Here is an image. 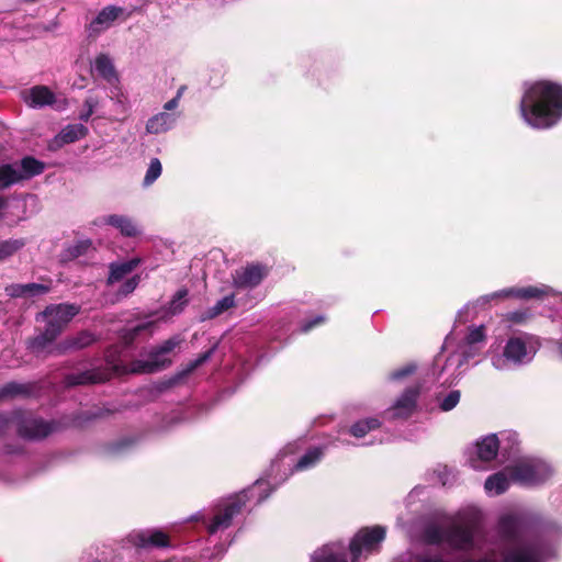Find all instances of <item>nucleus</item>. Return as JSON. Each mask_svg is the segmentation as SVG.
Listing matches in <instances>:
<instances>
[{
  "mask_svg": "<svg viewBox=\"0 0 562 562\" xmlns=\"http://www.w3.org/2000/svg\"><path fill=\"white\" fill-rule=\"evenodd\" d=\"M524 122L536 130H548L562 120V85L551 80L526 82L519 102Z\"/></svg>",
  "mask_w": 562,
  "mask_h": 562,
  "instance_id": "f257e3e1",
  "label": "nucleus"
},
{
  "mask_svg": "<svg viewBox=\"0 0 562 562\" xmlns=\"http://www.w3.org/2000/svg\"><path fill=\"white\" fill-rule=\"evenodd\" d=\"M270 493V483L267 480L259 479L249 490L221 502L207 517H204L203 525L207 532V541L214 544L216 557L222 555L227 546L231 544L233 538L229 528L235 516L240 514L246 501L256 498V503L259 504Z\"/></svg>",
  "mask_w": 562,
  "mask_h": 562,
  "instance_id": "f03ea898",
  "label": "nucleus"
},
{
  "mask_svg": "<svg viewBox=\"0 0 562 562\" xmlns=\"http://www.w3.org/2000/svg\"><path fill=\"white\" fill-rule=\"evenodd\" d=\"M456 331L449 334L443 342L442 351L435 358L432 375L442 379L443 383L452 384L467 370L465 364L480 356L486 338L485 327L471 326L458 345Z\"/></svg>",
  "mask_w": 562,
  "mask_h": 562,
  "instance_id": "7ed1b4c3",
  "label": "nucleus"
},
{
  "mask_svg": "<svg viewBox=\"0 0 562 562\" xmlns=\"http://www.w3.org/2000/svg\"><path fill=\"white\" fill-rule=\"evenodd\" d=\"M528 524L529 518L520 513L509 512L501 515L497 524L498 533L512 544L505 547L499 554L495 550H490L484 555L494 553L499 562H544L538 546L519 541Z\"/></svg>",
  "mask_w": 562,
  "mask_h": 562,
  "instance_id": "20e7f679",
  "label": "nucleus"
},
{
  "mask_svg": "<svg viewBox=\"0 0 562 562\" xmlns=\"http://www.w3.org/2000/svg\"><path fill=\"white\" fill-rule=\"evenodd\" d=\"M384 538L385 529L381 526L359 530L349 544L351 562H359L363 554L375 552ZM347 557V548L342 542H330L315 550L311 562H348Z\"/></svg>",
  "mask_w": 562,
  "mask_h": 562,
  "instance_id": "39448f33",
  "label": "nucleus"
},
{
  "mask_svg": "<svg viewBox=\"0 0 562 562\" xmlns=\"http://www.w3.org/2000/svg\"><path fill=\"white\" fill-rule=\"evenodd\" d=\"M476 510H471L470 517L459 516L449 527L442 528L430 525L425 530V539L432 544L446 543L451 549L462 552L481 550Z\"/></svg>",
  "mask_w": 562,
  "mask_h": 562,
  "instance_id": "423d86ee",
  "label": "nucleus"
},
{
  "mask_svg": "<svg viewBox=\"0 0 562 562\" xmlns=\"http://www.w3.org/2000/svg\"><path fill=\"white\" fill-rule=\"evenodd\" d=\"M540 347L538 336L519 333L508 337L502 349H490L488 357L494 369L509 371L531 363Z\"/></svg>",
  "mask_w": 562,
  "mask_h": 562,
  "instance_id": "0eeeda50",
  "label": "nucleus"
},
{
  "mask_svg": "<svg viewBox=\"0 0 562 562\" xmlns=\"http://www.w3.org/2000/svg\"><path fill=\"white\" fill-rule=\"evenodd\" d=\"M80 307L75 304L49 305L44 312L37 315V321L46 323L45 329L38 334L30 344V348L35 353L45 351L52 352V345L61 333L64 327L76 316Z\"/></svg>",
  "mask_w": 562,
  "mask_h": 562,
  "instance_id": "6e6552de",
  "label": "nucleus"
},
{
  "mask_svg": "<svg viewBox=\"0 0 562 562\" xmlns=\"http://www.w3.org/2000/svg\"><path fill=\"white\" fill-rule=\"evenodd\" d=\"M181 339L179 337H172L166 341H164L158 348L153 350L149 355V359L146 361H134L131 363L130 368H127L121 360L119 353V347L111 348L106 351L105 360L108 366L111 368L113 373H145V372H154L160 369L166 368L170 364V359L167 357L169 352H171L179 344Z\"/></svg>",
  "mask_w": 562,
  "mask_h": 562,
  "instance_id": "1a4fd4ad",
  "label": "nucleus"
},
{
  "mask_svg": "<svg viewBox=\"0 0 562 562\" xmlns=\"http://www.w3.org/2000/svg\"><path fill=\"white\" fill-rule=\"evenodd\" d=\"M297 445L296 443H289L285 447H283L279 453L276 456L274 460L271 463L270 467V473L268 475V479H266L270 483L271 492L273 491V487L271 485L270 480L274 482H280L285 480L290 474H292L294 471H305L313 467H315L324 456V451L319 447H315L306 451L304 456H302L299 461L294 464H284L283 459L288 454H292L295 452Z\"/></svg>",
  "mask_w": 562,
  "mask_h": 562,
  "instance_id": "9d476101",
  "label": "nucleus"
},
{
  "mask_svg": "<svg viewBox=\"0 0 562 562\" xmlns=\"http://www.w3.org/2000/svg\"><path fill=\"white\" fill-rule=\"evenodd\" d=\"M513 480L522 485L535 486L547 482L554 473L553 468L544 460L524 457L508 465Z\"/></svg>",
  "mask_w": 562,
  "mask_h": 562,
  "instance_id": "9b49d317",
  "label": "nucleus"
},
{
  "mask_svg": "<svg viewBox=\"0 0 562 562\" xmlns=\"http://www.w3.org/2000/svg\"><path fill=\"white\" fill-rule=\"evenodd\" d=\"M499 440L496 435H488L477 440L468 452V463L474 470H486L497 457Z\"/></svg>",
  "mask_w": 562,
  "mask_h": 562,
  "instance_id": "f8f14e48",
  "label": "nucleus"
},
{
  "mask_svg": "<svg viewBox=\"0 0 562 562\" xmlns=\"http://www.w3.org/2000/svg\"><path fill=\"white\" fill-rule=\"evenodd\" d=\"M23 102L33 109H41L47 105L56 106L57 110H64L67 106L66 100L58 102L55 93L47 86H34L23 89L20 93Z\"/></svg>",
  "mask_w": 562,
  "mask_h": 562,
  "instance_id": "ddd939ff",
  "label": "nucleus"
},
{
  "mask_svg": "<svg viewBox=\"0 0 562 562\" xmlns=\"http://www.w3.org/2000/svg\"><path fill=\"white\" fill-rule=\"evenodd\" d=\"M126 541L138 549L170 548L172 543L169 536L160 529H146L131 532Z\"/></svg>",
  "mask_w": 562,
  "mask_h": 562,
  "instance_id": "4468645a",
  "label": "nucleus"
},
{
  "mask_svg": "<svg viewBox=\"0 0 562 562\" xmlns=\"http://www.w3.org/2000/svg\"><path fill=\"white\" fill-rule=\"evenodd\" d=\"M552 293V289L547 285L540 286H524V288H509L501 291H496L492 294H487L477 299L476 304L485 305L490 303L492 300H501L507 299L510 296H515L518 299H533L541 297L543 295H549Z\"/></svg>",
  "mask_w": 562,
  "mask_h": 562,
  "instance_id": "2eb2a0df",
  "label": "nucleus"
},
{
  "mask_svg": "<svg viewBox=\"0 0 562 562\" xmlns=\"http://www.w3.org/2000/svg\"><path fill=\"white\" fill-rule=\"evenodd\" d=\"M419 395L417 386L407 387L401 396L396 398L394 404L386 411L390 419H406L416 409V403Z\"/></svg>",
  "mask_w": 562,
  "mask_h": 562,
  "instance_id": "dca6fc26",
  "label": "nucleus"
},
{
  "mask_svg": "<svg viewBox=\"0 0 562 562\" xmlns=\"http://www.w3.org/2000/svg\"><path fill=\"white\" fill-rule=\"evenodd\" d=\"M15 425L20 436L27 439H41L54 430L53 424L32 416L22 417L21 414H15Z\"/></svg>",
  "mask_w": 562,
  "mask_h": 562,
  "instance_id": "f3484780",
  "label": "nucleus"
},
{
  "mask_svg": "<svg viewBox=\"0 0 562 562\" xmlns=\"http://www.w3.org/2000/svg\"><path fill=\"white\" fill-rule=\"evenodd\" d=\"M99 225H106L115 228L123 237H137L142 234V229L137 222L125 214H106L98 218Z\"/></svg>",
  "mask_w": 562,
  "mask_h": 562,
  "instance_id": "a211bd4d",
  "label": "nucleus"
},
{
  "mask_svg": "<svg viewBox=\"0 0 562 562\" xmlns=\"http://www.w3.org/2000/svg\"><path fill=\"white\" fill-rule=\"evenodd\" d=\"M268 274V269L259 263L249 265L235 271L234 284L238 288H255Z\"/></svg>",
  "mask_w": 562,
  "mask_h": 562,
  "instance_id": "6ab92c4d",
  "label": "nucleus"
},
{
  "mask_svg": "<svg viewBox=\"0 0 562 562\" xmlns=\"http://www.w3.org/2000/svg\"><path fill=\"white\" fill-rule=\"evenodd\" d=\"M110 375L111 374L104 370H85L82 372L68 374L65 379V382L67 386L85 385L103 382L108 380Z\"/></svg>",
  "mask_w": 562,
  "mask_h": 562,
  "instance_id": "aec40b11",
  "label": "nucleus"
},
{
  "mask_svg": "<svg viewBox=\"0 0 562 562\" xmlns=\"http://www.w3.org/2000/svg\"><path fill=\"white\" fill-rule=\"evenodd\" d=\"M178 115L175 113L160 112L148 119L146 132L148 134H162L170 131L177 122Z\"/></svg>",
  "mask_w": 562,
  "mask_h": 562,
  "instance_id": "412c9836",
  "label": "nucleus"
},
{
  "mask_svg": "<svg viewBox=\"0 0 562 562\" xmlns=\"http://www.w3.org/2000/svg\"><path fill=\"white\" fill-rule=\"evenodd\" d=\"M507 470L508 467H506L503 471L490 475L486 479L484 488L487 494L501 495L508 490L510 482L514 480Z\"/></svg>",
  "mask_w": 562,
  "mask_h": 562,
  "instance_id": "4be33fe9",
  "label": "nucleus"
},
{
  "mask_svg": "<svg viewBox=\"0 0 562 562\" xmlns=\"http://www.w3.org/2000/svg\"><path fill=\"white\" fill-rule=\"evenodd\" d=\"M140 263L139 258L112 262L109 266L108 284H114L132 273Z\"/></svg>",
  "mask_w": 562,
  "mask_h": 562,
  "instance_id": "5701e85b",
  "label": "nucleus"
},
{
  "mask_svg": "<svg viewBox=\"0 0 562 562\" xmlns=\"http://www.w3.org/2000/svg\"><path fill=\"white\" fill-rule=\"evenodd\" d=\"M109 98L113 102L115 113L122 115L117 121H123L131 109L130 98L126 91L117 83H113L109 90Z\"/></svg>",
  "mask_w": 562,
  "mask_h": 562,
  "instance_id": "b1692460",
  "label": "nucleus"
},
{
  "mask_svg": "<svg viewBox=\"0 0 562 562\" xmlns=\"http://www.w3.org/2000/svg\"><path fill=\"white\" fill-rule=\"evenodd\" d=\"M48 291V285L40 283L11 284L5 288L7 294L12 297H34Z\"/></svg>",
  "mask_w": 562,
  "mask_h": 562,
  "instance_id": "393cba45",
  "label": "nucleus"
},
{
  "mask_svg": "<svg viewBox=\"0 0 562 562\" xmlns=\"http://www.w3.org/2000/svg\"><path fill=\"white\" fill-rule=\"evenodd\" d=\"M123 10L119 7L109 5L102 9L95 19L91 22L90 27L93 32H101L109 29L112 23L121 15Z\"/></svg>",
  "mask_w": 562,
  "mask_h": 562,
  "instance_id": "a878e982",
  "label": "nucleus"
},
{
  "mask_svg": "<svg viewBox=\"0 0 562 562\" xmlns=\"http://www.w3.org/2000/svg\"><path fill=\"white\" fill-rule=\"evenodd\" d=\"M93 67L97 74L110 85L119 82V76L109 56L104 54L99 55L94 60Z\"/></svg>",
  "mask_w": 562,
  "mask_h": 562,
  "instance_id": "bb28decb",
  "label": "nucleus"
},
{
  "mask_svg": "<svg viewBox=\"0 0 562 562\" xmlns=\"http://www.w3.org/2000/svg\"><path fill=\"white\" fill-rule=\"evenodd\" d=\"M88 134V128L82 124H70L64 127L56 136L55 143L59 146L74 143Z\"/></svg>",
  "mask_w": 562,
  "mask_h": 562,
  "instance_id": "cd10ccee",
  "label": "nucleus"
},
{
  "mask_svg": "<svg viewBox=\"0 0 562 562\" xmlns=\"http://www.w3.org/2000/svg\"><path fill=\"white\" fill-rule=\"evenodd\" d=\"M396 562H447V560L440 553L425 550L416 553L407 551L401 554Z\"/></svg>",
  "mask_w": 562,
  "mask_h": 562,
  "instance_id": "c85d7f7f",
  "label": "nucleus"
},
{
  "mask_svg": "<svg viewBox=\"0 0 562 562\" xmlns=\"http://www.w3.org/2000/svg\"><path fill=\"white\" fill-rule=\"evenodd\" d=\"M235 306V295L229 294L218 300L212 307L207 308L201 316L202 321L212 319Z\"/></svg>",
  "mask_w": 562,
  "mask_h": 562,
  "instance_id": "c756f323",
  "label": "nucleus"
},
{
  "mask_svg": "<svg viewBox=\"0 0 562 562\" xmlns=\"http://www.w3.org/2000/svg\"><path fill=\"white\" fill-rule=\"evenodd\" d=\"M93 336L88 331H82L75 337L65 340L61 345L54 347L58 351H65L68 349H81L88 347L93 342Z\"/></svg>",
  "mask_w": 562,
  "mask_h": 562,
  "instance_id": "7c9ffc66",
  "label": "nucleus"
},
{
  "mask_svg": "<svg viewBox=\"0 0 562 562\" xmlns=\"http://www.w3.org/2000/svg\"><path fill=\"white\" fill-rule=\"evenodd\" d=\"M380 426H381V422L378 418H374V417L364 418V419H361V420H358L357 423H355L350 427L349 432L355 438L360 439V438H363L367 434L380 428Z\"/></svg>",
  "mask_w": 562,
  "mask_h": 562,
  "instance_id": "2f4dec72",
  "label": "nucleus"
},
{
  "mask_svg": "<svg viewBox=\"0 0 562 562\" xmlns=\"http://www.w3.org/2000/svg\"><path fill=\"white\" fill-rule=\"evenodd\" d=\"M20 170L22 179H29L43 172L44 164L32 158H23L20 162H15Z\"/></svg>",
  "mask_w": 562,
  "mask_h": 562,
  "instance_id": "473e14b6",
  "label": "nucleus"
},
{
  "mask_svg": "<svg viewBox=\"0 0 562 562\" xmlns=\"http://www.w3.org/2000/svg\"><path fill=\"white\" fill-rule=\"evenodd\" d=\"M21 180L23 179L15 162L0 166V186L2 188H8Z\"/></svg>",
  "mask_w": 562,
  "mask_h": 562,
  "instance_id": "72a5a7b5",
  "label": "nucleus"
},
{
  "mask_svg": "<svg viewBox=\"0 0 562 562\" xmlns=\"http://www.w3.org/2000/svg\"><path fill=\"white\" fill-rule=\"evenodd\" d=\"M461 393L458 390L450 391L447 394H439L437 396V403L442 412H450L460 402Z\"/></svg>",
  "mask_w": 562,
  "mask_h": 562,
  "instance_id": "f704fd0d",
  "label": "nucleus"
},
{
  "mask_svg": "<svg viewBox=\"0 0 562 562\" xmlns=\"http://www.w3.org/2000/svg\"><path fill=\"white\" fill-rule=\"evenodd\" d=\"M161 172L162 166L160 160L158 158H151L143 180V186H151L161 176Z\"/></svg>",
  "mask_w": 562,
  "mask_h": 562,
  "instance_id": "c9c22d12",
  "label": "nucleus"
},
{
  "mask_svg": "<svg viewBox=\"0 0 562 562\" xmlns=\"http://www.w3.org/2000/svg\"><path fill=\"white\" fill-rule=\"evenodd\" d=\"M24 245L25 243L23 239H9L0 241V260H3L12 256Z\"/></svg>",
  "mask_w": 562,
  "mask_h": 562,
  "instance_id": "e433bc0d",
  "label": "nucleus"
},
{
  "mask_svg": "<svg viewBox=\"0 0 562 562\" xmlns=\"http://www.w3.org/2000/svg\"><path fill=\"white\" fill-rule=\"evenodd\" d=\"M188 291L184 289L179 290L169 304V312L171 315L179 314L187 305Z\"/></svg>",
  "mask_w": 562,
  "mask_h": 562,
  "instance_id": "4c0bfd02",
  "label": "nucleus"
},
{
  "mask_svg": "<svg viewBox=\"0 0 562 562\" xmlns=\"http://www.w3.org/2000/svg\"><path fill=\"white\" fill-rule=\"evenodd\" d=\"M415 371H416L415 363H406L403 367L393 370L390 373L389 379L391 381H402V380L406 379L407 376L412 375L413 373H415Z\"/></svg>",
  "mask_w": 562,
  "mask_h": 562,
  "instance_id": "58836bf2",
  "label": "nucleus"
},
{
  "mask_svg": "<svg viewBox=\"0 0 562 562\" xmlns=\"http://www.w3.org/2000/svg\"><path fill=\"white\" fill-rule=\"evenodd\" d=\"M98 106L99 100L94 97H88L83 102V111L79 114V119L83 122H88Z\"/></svg>",
  "mask_w": 562,
  "mask_h": 562,
  "instance_id": "ea45409f",
  "label": "nucleus"
},
{
  "mask_svg": "<svg viewBox=\"0 0 562 562\" xmlns=\"http://www.w3.org/2000/svg\"><path fill=\"white\" fill-rule=\"evenodd\" d=\"M91 247V243L89 240H83V241H79L72 246H70L67 250H66V255L65 257L66 258H69V259H74V258H78L80 257L81 255L86 254L87 250Z\"/></svg>",
  "mask_w": 562,
  "mask_h": 562,
  "instance_id": "a19ab883",
  "label": "nucleus"
},
{
  "mask_svg": "<svg viewBox=\"0 0 562 562\" xmlns=\"http://www.w3.org/2000/svg\"><path fill=\"white\" fill-rule=\"evenodd\" d=\"M139 283V277L133 276L124 281V283L121 285L119 292H117V300L122 297H126L128 294H131L138 285Z\"/></svg>",
  "mask_w": 562,
  "mask_h": 562,
  "instance_id": "79ce46f5",
  "label": "nucleus"
},
{
  "mask_svg": "<svg viewBox=\"0 0 562 562\" xmlns=\"http://www.w3.org/2000/svg\"><path fill=\"white\" fill-rule=\"evenodd\" d=\"M133 443L134 441L130 438L122 439L111 446V451L112 453H122Z\"/></svg>",
  "mask_w": 562,
  "mask_h": 562,
  "instance_id": "37998d69",
  "label": "nucleus"
},
{
  "mask_svg": "<svg viewBox=\"0 0 562 562\" xmlns=\"http://www.w3.org/2000/svg\"><path fill=\"white\" fill-rule=\"evenodd\" d=\"M324 322H325V318L323 316H316L313 319L303 323L302 327H301V331L307 333L313 327H315V326H317V325H319V324H322Z\"/></svg>",
  "mask_w": 562,
  "mask_h": 562,
  "instance_id": "c03bdc74",
  "label": "nucleus"
},
{
  "mask_svg": "<svg viewBox=\"0 0 562 562\" xmlns=\"http://www.w3.org/2000/svg\"><path fill=\"white\" fill-rule=\"evenodd\" d=\"M10 424H15V414L11 417L0 415V436L7 431Z\"/></svg>",
  "mask_w": 562,
  "mask_h": 562,
  "instance_id": "a18cd8bd",
  "label": "nucleus"
},
{
  "mask_svg": "<svg viewBox=\"0 0 562 562\" xmlns=\"http://www.w3.org/2000/svg\"><path fill=\"white\" fill-rule=\"evenodd\" d=\"M212 355V350H209L206 352H204L203 355H201L199 358H196L194 361H192L189 366V371H192L194 369H196L198 367H200L202 363H204Z\"/></svg>",
  "mask_w": 562,
  "mask_h": 562,
  "instance_id": "49530a36",
  "label": "nucleus"
},
{
  "mask_svg": "<svg viewBox=\"0 0 562 562\" xmlns=\"http://www.w3.org/2000/svg\"><path fill=\"white\" fill-rule=\"evenodd\" d=\"M459 562H499L496 559V555L494 553H490L487 555H483L479 559H472V558H464L460 560Z\"/></svg>",
  "mask_w": 562,
  "mask_h": 562,
  "instance_id": "de8ad7c7",
  "label": "nucleus"
},
{
  "mask_svg": "<svg viewBox=\"0 0 562 562\" xmlns=\"http://www.w3.org/2000/svg\"><path fill=\"white\" fill-rule=\"evenodd\" d=\"M20 392V386L16 385V384H8L7 386H4L1 392H0V395L4 396V395H11V394H16Z\"/></svg>",
  "mask_w": 562,
  "mask_h": 562,
  "instance_id": "09e8293b",
  "label": "nucleus"
},
{
  "mask_svg": "<svg viewBox=\"0 0 562 562\" xmlns=\"http://www.w3.org/2000/svg\"><path fill=\"white\" fill-rule=\"evenodd\" d=\"M179 105V100L178 98H172L171 100L167 101L164 105V112H169V111H172L175 110L177 106Z\"/></svg>",
  "mask_w": 562,
  "mask_h": 562,
  "instance_id": "8fccbe9b",
  "label": "nucleus"
},
{
  "mask_svg": "<svg viewBox=\"0 0 562 562\" xmlns=\"http://www.w3.org/2000/svg\"><path fill=\"white\" fill-rule=\"evenodd\" d=\"M154 323L153 322H147V323H144V324H140V325H137L134 329H133V335H137L138 333L143 331V330H146L148 329Z\"/></svg>",
  "mask_w": 562,
  "mask_h": 562,
  "instance_id": "3c124183",
  "label": "nucleus"
},
{
  "mask_svg": "<svg viewBox=\"0 0 562 562\" xmlns=\"http://www.w3.org/2000/svg\"><path fill=\"white\" fill-rule=\"evenodd\" d=\"M470 307H471V305H470V304H468V305H465V306H464V308H463L462 311H460V312H459V314H458V319H459V321H461V319H462V317H463V314H464V313H468V312H469Z\"/></svg>",
  "mask_w": 562,
  "mask_h": 562,
  "instance_id": "603ef678",
  "label": "nucleus"
},
{
  "mask_svg": "<svg viewBox=\"0 0 562 562\" xmlns=\"http://www.w3.org/2000/svg\"><path fill=\"white\" fill-rule=\"evenodd\" d=\"M186 89H187V87H186V86H181V87L178 89L177 94H176V97H175V98H178V100L180 101V99H181L182 94L184 93Z\"/></svg>",
  "mask_w": 562,
  "mask_h": 562,
  "instance_id": "864d4df0",
  "label": "nucleus"
},
{
  "mask_svg": "<svg viewBox=\"0 0 562 562\" xmlns=\"http://www.w3.org/2000/svg\"><path fill=\"white\" fill-rule=\"evenodd\" d=\"M555 345H557V348H558L559 355H560V357L562 358V338H561V339H559V340L555 342Z\"/></svg>",
  "mask_w": 562,
  "mask_h": 562,
  "instance_id": "5fc2aeb1",
  "label": "nucleus"
}]
</instances>
